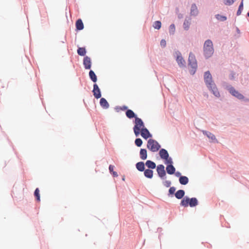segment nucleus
Wrapping results in <instances>:
<instances>
[{"label": "nucleus", "instance_id": "f257e3e1", "mask_svg": "<svg viewBox=\"0 0 249 249\" xmlns=\"http://www.w3.org/2000/svg\"><path fill=\"white\" fill-rule=\"evenodd\" d=\"M204 80L208 88L212 91L213 93L217 97L220 96V93L216 85L212 80V77L209 71L205 72Z\"/></svg>", "mask_w": 249, "mask_h": 249}, {"label": "nucleus", "instance_id": "f03ea898", "mask_svg": "<svg viewBox=\"0 0 249 249\" xmlns=\"http://www.w3.org/2000/svg\"><path fill=\"white\" fill-rule=\"evenodd\" d=\"M204 54L206 57H210L213 53V44L212 41L208 39L205 41L204 44Z\"/></svg>", "mask_w": 249, "mask_h": 249}, {"label": "nucleus", "instance_id": "7ed1b4c3", "mask_svg": "<svg viewBox=\"0 0 249 249\" xmlns=\"http://www.w3.org/2000/svg\"><path fill=\"white\" fill-rule=\"evenodd\" d=\"M198 204V201L195 197L190 199L188 197L184 198L180 202V205L185 207H188L189 205L191 207L196 206Z\"/></svg>", "mask_w": 249, "mask_h": 249}, {"label": "nucleus", "instance_id": "20e7f679", "mask_svg": "<svg viewBox=\"0 0 249 249\" xmlns=\"http://www.w3.org/2000/svg\"><path fill=\"white\" fill-rule=\"evenodd\" d=\"M135 124L134 132L135 135L138 136L140 134L142 128H144V124L142 119L138 117H135Z\"/></svg>", "mask_w": 249, "mask_h": 249}, {"label": "nucleus", "instance_id": "39448f33", "mask_svg": "<svg viewBox=\"0 0 249 249\" xmlns=\"http://www.w3.org/2000/svg\"><path fill=\"white\" fill-rule=\"evenodd\" d=\"M189 65L192 68V70L190 71L191 74H194L197 68V62L195 55L190 53L189 56Z\"/></svg>", "mask_w": 249, "mask_h": 249}, {"label": "nucleus", "instance_id": "423d86ee", "mask_svg": "<svg viewBox=\"0 0 249 249\" xmlns=\"http://www.w3.org/2000/svg\"><path fill=\"white\" fill-rule=\"evenodd\" d=\"M147 147L152 152H157L160 149V146L155 140L149 139L147 142Z\"/></svg>", "mask_w": 249, "mask_h": 249}, {"label": "nucleus", "instance_id": "0eeeda50", "mask_svg": "<svg viewBox=\"0 0 249 249\" xmlns=\"http://www.w3.org/2000/svg\"><path fill=\"white\" fill-rule=\"evenodd\" d=\"M83 65L85 69L89 70L91 67V60L88 56H85L83 59Z\"/></svg>", "mask_w": 249, "mask_h": 249}, {"label": "nucleus", "instance_id": "6e6552de", "mask_svg": "<svg viewBox=\"0 0 249 249\" xmlns=\"http://www.w3.org/2000/svg\"><path fill=\"white\" fill-rule=\"evenodd\" d=\"M93 95L96 99L100 98L101 97V93L100 89L96 84L93 85V89L92 90Z\"/></svg>", "mask_w": 249, "mask_h": 249}, {"label": "nucleus", "instance_id": "1a4fd4ad", "mask_svg": "<svg viewBox=\"0 0 249 249\" xmlns=\"http://www.w3.org/2000/svg\"><path fill=\"white\" fill-rule=\"evenodd\" d=\"M140 133L142 137L145 139H147L151 137V135L150 132L146 128H142Z\"/></svg>", "mask_w": 249, "mask_h": 249}, {"label": "nucleus", "instance_id": "9d476101", "mask_svg": "<svg viewBox=\"0 0 249 249\" xmlns=\"http://www.w3.org/2000/svg\"><path fill=\"white\" fill-rule=\"evenodd\" d=\"M157 171L160 177H164L166 173L164 170V167L163 165H159L157 166Z\"/></svg>", "mask_w": 249, "mask_h": 249}, {"label": "nucleus", "instance_id": "9b49d317", "mask_svg": "<svg viewBox=\"0 0 249 249\" xmlns=\"http://www.w3.org/2000/svg\"><path fill=\"white\" fill-rule=\"evenodd\" d=\"M230 92L232 95L236 97L238 99H243L244 97L241 94L236 91L233 88H231L230 89Z\"/></svg>", "mask_w": 249, "mask_h": 249}, {"label": "nucleus", "instance_id": "f8f14e48", "mask_svg": "<svg viewBox=\"0 0 249 249\" xmlns=\"http://www.w3.org/2000/svg\"><path fill=\"white\" fill-rule=\"evenodd\" d=\"M159 154L160 157L162 159H167L169 157V154L167 151L164 149H161L159 152Z\"/></svg>", "mask_w": 249, "mask_h": 249}, {"label": "nucleus", "instance_id": "ddd939ff", "mask_svg": "<svg viewBox=\"0 0 249 249\" xmlns=\"http://www.w3.org/2000/svg\"><path fill=\"white\" fill-rule=\"evenodd\" d=\"M100 104L102 107L106 109L108 108L109 106V104L104 98H102L100 99Z\"/></svg>", "mask_w": 249, "mask_h": 249}, {"label": "nucleus", "instance_id": "4468645a", "mask_svg": "<svg viewBox=\"0 0 249 249\" xmlns=\"http://www.w3.org/2000/svg\"><path fill=\"white\" fill-rule=\"evenodd\" d=\"M140 156L142 160H146L147 157L146 150L145 149H141L140 152Z\"/></svg>", "mask_w": 249, "mask_h": 249}, {"label": "nucleus", "instance_id": "2eb2a0df", "mask_svg": "<svg viewBox=\"0 0 249 249\" xmlns=\"http://www.w3.org/2000/svg\"><path fill=\"white\" fill-rule=\"evenodd\" d=\"M198 13V11L196 5L195 4H192L191 8V14L193 16H196Z\"/></svg>", "mask_w": 249, "mask_h": 249}, {"label": "nucleus", "instance_id": "dca6fc26", "mask_svg": "<svg viewBox=\"0 0 249 249\" xmlns=\"http://www.w3.org/2000/svg\"><path fill=\"white\" fill-rule=\"evenodd\" d=\"M185 195V192L184 191L182 190H178L176 193H175V196L178 199H181Z\"/></svg>", "mask_w": 249, "mask_h": 249}, {"label": "nucleus", "instance_id": "f3484780", "mask_svg": "<svg viewBox=\"0 0 249 249\" xmlns=\"http://www.w3.org/2000/svg\"><path fill=\"white\" fill-rule=\"evenodd\" d=\"M166 171L168 174H173L175 172V168L171 164L168 165L166 167Z\"/></svg>", "mask_w": 249, "mask_h": 249}, {"label": "nucleus", "instance_id": "a211bd4d", "mask_svg": "<svg viewBox=\"0 0 249 249\" xmlns=\"http://www.w3.org/2000/svg\"><path fill=\"white\" fill-rule=\"evenodd\" d=\"M76 27L78 30H81L84 28V25L81 19H78L76 22Z\"/></svg>", "mask_w": 249, "mask_h": 249}, {"label": "nucleus", "instance_id": "6ab92c4d", "mask_svg": "<svg viewBox=\"0 0 249 249\" xmlns=\"http://www.w3.org/2000/svg\"><path fill=\"white\" fill-rule=\"evenodd\" d=\"M144 175L146 178H151L153 177V171L150 169H146L144 170Z\"/></svg>", "mask_w": 249, "mask_h": 249}, {"label": "nucleus", "instance_id": "aec40b11", "mask_svg": "<svg viewBox=\"0 0 249 249\" xmlns=\"http://www.w3.org/2000/svg\"><path fill=\"white\" fill-rule=\"evenodd\" d=\"M179 181L181 184L186 185L188 183L189 179L187 177L181 176L179 178Z\"/></svg>", "mask_w": 249, "mask_h": 249}, {"label": "nucleus", "instance_id": "412c9836", "mask_svg": "<svg viewBox=\"0 0 249 249\" xmlns=\"http://www.w3.org/2000/svg\"><path fill=\"white\" fill-rule=\"evenodd\" d=\"M177 61L180 67L184 66L185 61L181 55H178L177 56Z\"/></svg>", "mask_w": 249, "mask_h": 249}, {"label": "nucleus", "instance_id": "4be33fe9", "mask_svg": "<svg viewBox=\"0 0 249 249\" xmlns=\"http://www.w3.org/2000/svg\"><path fill=\"white\" fill-rule=\"evenodd\" d=\"M89 76L90 78V79L94 83L96 82L97 80V76L96 75V74H95L94 72L92 71V70H90L89 72Z\"/></svg>", "mask_w": 249, "mask_h": 249}, {"label": "nucleus", "instance_id": "5701e85b", "mask_svg": "<svg viewBox=\"0 0 249 249\" xmlns=\"http://www.w3.org/2000/svg\"><path fill=\"white\" fill-rule=\"evenodd\" d=\"M145 165L148 168L150 169H155L156 167L155 163L149 160L146 161Z\"/></svg>", "mask_w": 249, "mask_h": 249}, {"label": "nucleus", "instance_id": "b1692460", "mask_svg": "<svg viewBox=\"0 0 249 249\" xmlns=\"http://www.w3.org/2000/svg\"><path fill=\"white\" fill-rule=\"evenodd\" d=\"M137 169L140 171H143L144 170V164L143 162H139L136 165Z\"/></svg>", "mask_w": 249, "mask_h": 249}, {"label": "nucleus", "instance_id": "393cba45", "mask_svg": "<svg viewBox=\"0 0 249 249\" xmlns=\"http://www.w3.org/2000/svg\"><path fill=\"white\" fill-rule=\"evenodd\" d=\"M126 116L129 119L136 117L134 112L132 110L130 109L127 110L126 112Z\"/></svg>", "mask_w": 249, "mask_h": 249}, {"label": "nucleus", "instance_id": "a878e982", "mask_svg": "<svg viewBox=\"0 0 249 249\" xmlns=\"http://www.w3.org/2000/svg\"><path fill=\"white\" fill-rule=\"evenodd\" d=\"M77 53L81 56H85L86 53V50L85 48L80 47L77 50Z\"/></svg>", "mask_w": 249, "mask_h": 249}, {"label": "nucleus", "instance_id": "bb28decb", "mask_svg": "<svg viewBox=\"0 0 249 249\" xmlns=\"http://www.w3.org/2000/svg\"><path fill=\"white\" fill-rule=\"evenodd\" d=\"M161 23L160 21H156L153 24V27L156 29H160L161 27Z\"/></svg>", "mask_w": 249, "mask_h": 249}, {"label": "nucleus", "instance_id": "cd10ccee", "mask_svg": "<svg viewBox=\"0 0 249 249\" xmlns=\"http://www.w3.org/2000/svg\"><path fill=\"white\" fill-rule=\"evenodd\" d=\"M215 18L218 20L224 21L227 19V17L225 16H221L220 15L217 14L215 15Z\"/></svg>", "mask_w": 249, "mask_h": 249}, {"label": "nucleus", "instance_id": "c85d7f7f", "mask_svg": "<svg viewBox=\"0 0 249 249\" xmlns=\"http://www.w3.org/2000/svg\"><path fill=\"white\" fill-rule=\"evenodd\" d=\"M35 196H36V199L37 201H40V196H39V190L38 188H36L35 190V193H34Z\"/></svg>", "mask_w": 249, "mask_h": 249}, {"label": "nucleus", "instance_id": "c756f323", "mask_svg": "<svg viewBox=\"0 0 249 249\" xmlns=\"http://www.w3.org/2000/svg\"><path fill=\"white\" fill-rule=\"evenodd\" d=\"M204 134H205L209 138H210L212 140H214L215 139V136L211 132H205V133L204 132Z\"/></svg>", "mask_w": 249, "mask_h": 249}, {"label": "nucleus", "instance_id": "7c9ffc66", "mask_svg": "<svg viewBox=\"0 0 249 249\" xmlns=\"http://www.w3.org/2000/svg\"><path fill=\"white\" fill-rule=\"evenodd\" d=\"M243 9V2L242 1L241 3H240L238 10L237 12V15L239 16L241 14L242 11Z\"/></svg>", "mask_w": 249, "mask_h": 249}, {"label": "nucleus", "instance_id": "2f4dec72", "mask_svg": "<svg viewBox=\"0 0 249 249\" xmlns=\"http://www.w3.org/2000/svg\"><path fill=\"white\" fill-rule=\"evenodd\" d=\"M135 143L137 146L140 147L142 145V141L141 139L137 138L135 141Z\"/></svg>", "mask_w": 249, "mask_h": 249}, {"label": "nucleus", "instance_id": "473e14b6", "mask_svg": "<svg viewBox=\"0 0 249 249\" xmlns=\"http://www.w3.org/2000/svg\"><path fill=\"white\" fill-rule=\"evenodd\" d=\"M190 24V22L189 20H185L183 23V26L185 30H188Z\"/></svg>", "mask_w": 249, "mask_h": 249}, {"label": "nucleus", "instance_id": "72a5a7b5", "mask_svg": "<svg viewBox=\"0 0 249 249\" xmlns=\"http://www.w3.org/2000/svg\"><path fill=\"white\" fill-rule=\"evenodd\" d=\"M175 31V26L172 24L170 26L169 33L170 34H173Z\"/></svg>", "mask_w": 249, "mask_h": 249}, {"label": "nucleus", "instance_id": "f704fd0d", "mask_svg": "<svg viewBox=\"0 0 249 249\" xmlns=\"http://www.w3.org/2000/svg\"><path fill=\"white\" fill-rule=\"evenodd\" d=\"M235 0H226L224 1V4L227 5H231L233 3Z\"/></svg>", "mask_w": 249, "mask_h": 249}, {"label": "nucleus", "instance_id": "c9c22d12", "mask_svg": "<svg viewBox=\"0 0 249 249\" xmlns=\"http://www.w3.org/2000/svg\"><path fill=\"white\" fill-rule=\"evenodd\" d=\"M176 191V188L174 187H171L169 190V193L170 194H174L175 192Z\"/></svg>", "mask_w": 249, "mask_h": 249}, {"label": "nucleus", "instance_id": "e433bc0d", "mask_svg": "<svg viewBox=\"0 0 249 249\" xmlns=\"http://www.w3.org/2000/svg\"><path fill=\"white\" fill-rule=\"evenodd\" d=\"M160 44L161 47H165L166 44V41L164 39H162Z\"/></svg>", "mask_w": 249, "mask_h": 249}, {"label": "nucleus", "instance_id": "4c0bfd02", "mask_svg": "<svg viewBox=\"0 0 249 249\" xmlns=\"http://www.w3.org/2000/svg\"><path fill=\"white\" fill-rule=\"evenodd\" d=\"M114 168V166L113 165H109V170L110 173H112L114 171H113Z\"/></svg>", "mask_w": 249, "mask_h": 249}, {"label": "nucleus", "instance_id": "58836bf2", "mask_svg": "<svg viewBox=\"0 0 249 249\" xmlns=\"http://www.w3.org/2000/svg\"><path fill=\"white\" fill-rule=\"evenodd\" d=\"M171 185V182L170 181H166L164 183V185L167 187H168L170 186Z\"/></svg>", "mask_w": 249, "mask_h": 249}, {"label": "nucleus", "instance_id": "ea45409f", "mask_svg": "<svg viewBox=\"0 0 249 249\" xmlns=\"http://www.w3.org/2000/svg\"><path fill=\"white\" fill-rule=\"evenodd\" d=\"M165 160H166L167 163H169L171 164V163H172V159L169 157L167 159Z\"/></svg>", "mask_w": 249, "mask_h": 249}, {"label": "nucleus", "instance_id": "a19ab883", "mask_svg": "<svg viewBox=\"0 0 249 249\" xmlns=\"http://www.w3.org/2000/svg\"><path fill=\"white\" fill-rule=\"evenodd\" d=\"M121 109L122 110H125L127 109V107L126 106H123L122 107H121Z\"/></svg>", "mask_w": 249, "mask_h": 249}, {"label": "nucleus", "instance_id": "79ce46f5", "mask_svg": "<svg viewBox=\"0 0 249 249\" xmlns=\"http://www.w3.org/2000/svg\"><path fill=\"white\" fill-rule=\"evenodd\" d=\"M112 175H113L114 177H117L118 176V174H117L116 172L113 171L112 173Z\"/></svg>", "mask_w": 249, "mask_h": 249}, {"label": "nucleus", "instance_id": "37998d69", "mask_svg": "<svg viewBox=\"0 0 249 249\" xmlns=\"http://www.w3.org/2000/svg\"><path fill=\"white\" fill-rule=\"evenodd\" d=\"M180 175V173H179V172H178V173H176V176H179Z\"/></svg>", "mask_w": 249, "mask_h": 249}, {"label": "nucleus", "instance_id": "c03bdc74", "mask_svg": "<svg viewBox=\"0 0 249 249\" xmlns=\"http://www.w3.org/2000/svg\"><path fill=\"white\" fill-rule=\"evenodd\" d=\"M247 15L248 17H249V13H248Z\"/></svg>", "mask_w": 249, "mask_h": 249}, {"label": "nucleus", "instance_id": "a18cd8bd", "mask_svg": "<svg viewBox=\"0 0 249 249\" xmlns=\"http://www.w3.org/2000/svg\"><path fill=\"white\" fill-rule=\"evenodd\" d=\"M242 1H243V0H242Z\"/></svg>", "mask_w": 249, "mask_h": 249}]
</instances>
